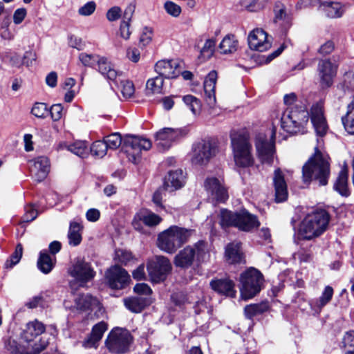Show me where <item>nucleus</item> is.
<instances>
[{"instance_id": "obj_1", "label": "nucleus", "mask_w": 354, "mask_h": 354, "mask_svg": "<svg viewBox=\"0 0 354 354\" xmlns=\"http://www.w3.org/2000/svg\"><path fill=\"white\" fill-rule=\"evenodd\" d=\"M330 169L328 155L322 153L316 147L314 154L308 159L302 168V177L304 183L313 180L319 185L328 184Z\"/></svg>"}, {"instance_id": "obj_2", "label": "nucleus", "mask_w": 354, "mask_h": 354, "mask_svg": "<svg viewBox=\"0 0 354 354\" xmlns=\"http://www.w3.org/2000/svg\"><path fill=\"white\" fill-rule=\"evenodd\" d=\"M194 232L192 229L171 225L158 235L157 246L166 253L174 254L190 240Z\"/></svg>"}, {"instance_id": "obj_3", "label": "nucleus", "mask_w": 354, "mask_h": 354, "mask_svg": "<svg viewBox=\"0 0 354 354\" xmlns=\"http://www.w3.org/2000/svg\"><path fill=\"white\" fill-rule=\"evenodd\" d=\"M330 215L324 210H315L308 214L300 225L299 234L304 239L311 240L321 236L328 227Z\"/></svg>"}, {"instance_id": "obj_4", "label": "nucleus", "mask_w": 354, "mask_h": 354, "mask_svg": "<svg viewBox=\"0 0 354 354\" xmlns=\"http://www.w3.org/2000/svg\"><path fill=\"white\" fill-rule=\"evenodd\" d=\"M230 137L236 165L241 167L252 165L254 159L248 133L243 130H232Z\"/></svg>"}, {"instance_id": "obj_5", "label": "nucleus", "mask_w": 354, "mask_h": 354, "mask_svg": "<svg viewBox=\"0 0 354 354\" xmlns=\"http://www.w3.org/2000/svg\"><path fill=\"white\" fill-rule=\"evenodd\" d=\"M209 245L204 241H199L180 250L175 256L174 265L181 268H189L194 261L203 262L209 259Z\"/></svg>"}, {"instance_id": "obj_6", "label": "nucleus", "mask_w": 354, "mask_h": 354, "mask_svg": "<svg viewBox=\"0 0 354 354\" xmlns=\"http://www.w3.org/2000/svg\"><path fill=\"white\" fill-rule=\"evenodd\" d=\"M99 72L108 80L121 87V93L124 97H132L135 92L133 82L125 79L122 72L116 71L113 66L106 59L99 61Z\"/></svg>"}, {"instance_id": "obj_7", "label": "nucleus", "mask_w": 354, "mask_h": 354, "mask_svg": "<svg viewBox=\"0 0 354 354\" xmlns=\"http://www.w3.org/2000/svg\"><path fill=\"white\" fill-rule=\"evenodd\" d=\"M308 118L309 113L305 109H287L281 117V129L290 134L304 133Z\"/></svg>"}, {"instance_id": "obj_8", "label": "nucleus", "mask_w": 354, "mask_h": 354, "mask_svg": "<svg viewBox=\"0 0 354 354\" xmlns=\"http://www.w3.org/2000/svg\"><path fill=\"white\" fill-rule=\"evenodd\" d=\"M240 283L241 296L242 299L247 300L254 297L261 291L263 277L258 270L250 268L241 274Z\"/></svg>"}, {"instance_id": "obj_9", "label": "nucleus", "mask_w": 354, "mask_h": 354, "mask_svg": "<svg viewBox=\"0 0 354 354\" xmlns=\"http://www.w3.org/2000/svg\"><path fill=\"white\" fill-rule=\"evenodd\" d=\"M218 152V144L216 140H202L193 146L192 162L194 165H206Z\"/></svg>"}, {"instance_id": "obj_10", "label": "nucleus", "mask_w": 354, "mask_h": 354, "mask_svg": "<svg viewBox=\"0 0 354 354\" xmlns=\"http://www.w3.org/2000/svg\"><path fill=\"white\" fill-rule=\"evenodd\" d=\"M131 342L132 337L127 330L115 328L109 333L105 344L111 353H125L129 351Z\"/></svg>"}, {"instance_id": "obj_11", "label": "nucleus", "mask_w": 354, "mask_h": 354, "mask_svg": "<svg viewBox=\"0 0 354 354\" xmlns=\"http://www.w3.org/2000/svg\"><path fill=\"white\" fill-rule=\"evenodd\" d=\"M188 133L187 128H162L154 135L155 144L160 151L169 149L174 143Z\"/></svg>"}, {"instance_id": "obj_12", "label": "nucleus", "mask_w": 354, "mask_h": 354, "mask_svg": "<svg viewBox=\"0 0 354 354\" xmlns=\"http://www.w3.org/2000/svg\"><path fill=\"white\" fill-rule=\"evenodd\" d=\"M277 129L274 125L270 139L263 133H259L256 138L255 147L258 156L263 163L272 164L275 152L274 140Z\"/></svg>"}, {"instance_id": "obj_13", "label": "nucleus", "mask_w": 354, "mask_h": 354, "mask_svg": "<svg viewBox=\"0 0 354 354\" xmlns=\"http://www.w3.org/2000/svg\"><path fill=\"white\" fill-rule=\"evenodd\" d=\"M151 147V142L146 138L127 136L123 140L122 150L127 153L129 160L136 163L140 156L142 150H149Z\"/></svg>"}, {"instance_id": "obj_14", "label": "nucleus", "mask_w": 354, "mask_h": 354, "mask_svg": "<svg viewBox=\"0 0 354 354\" xmlns=\"http://www.w3.org/2000/svg\"><path fill=\"white\" fill-rule=\"evenodd\" d=\"M171 268L169 259L164 256H156L147 263L149 275L151 280L155 283L165 280L171 272Z\"/></svg>"}, {"instance_id": "obj_15", "label": "nucleus", "mask_w": 354, "mask_h": 354, "mask_svg": "<svg viewBox=\"0 0 354 354\" xmlns=\"http://www.w3.org/2000/svg\"><path fill=\"white\" fill-rule=\"evenodd\" d=\"M68 274L80 283L81 286H84L95 276V272L91 263L80 259H77L68 269Z\"/></svg>"}, {"instance_id": "obj_16", "label": "nucleus", "mask_w": 354, "mask_h": 354, "mask_svg": "<svg viewBox=\"0 0 354 354\" xmlns=\"http://www.w3.org/2000/svg\"><path fill=\"white\" fill-rule=\"evenodd\" d=\"M50 338L44 335L40 338V346L37 344L31 345V348L27 345H20L15 339L9 338L5 341V348L7 351L12 354H38L44 351L49 344Z\"/></svg>"}, {"instance_id": "obj_17", "label": "nucleus", "mask_w": 354, "mask_h": 354, "mask_svg": "<svg viewBox=\"0 0 354 354\" xmlns=\"http://www.w3.org/2000/svg\"><path fill=\"white\" fill-rule=\"evenodd\" d=\"M105 278L109 287L112 289H122L125 288L129 281L130 276L128 272L119 266H113L105 272Z\"/></svg>"}, {"instance_id": "obj_18", "label": "nucleus", "mask_w": 354, "mask_h": 354, "mask_svg": "<svg viewBox=\"0 0 354 354\" xmlns=\"http://www.w3.org/2000/svg\"><path fill=\"white\" fill-rule=\"evenodd\" d=\"M337 66L330 59L321 60L317 66L319 83L323 88L330 87L337 73Z\"/></svg>"}, {"instance_id": "obj_19", "label": "nucleus", "mask_w": 354, "mask_h": 354, "mask_svg": "<svg viewBox=\"0 0 354 354\" xmlns=\"http://www.w3.org/2000/svg\"><path fill=\"white\" fill-rule=\"evenodd\" d=\"M204 186L213 200L223 203L227 199L228 194L221 180L214 177L207 178L204 183Z\"/></svg>"}, {"instance_id": "obj_20", "label": "nucleus", "mask_w": 354, "mask_h": 354, "mask_svg": "<svg viewBox=\"0 0 354 354\" xmlns=\"http://www.w3.org/2000/svg\"><path fill=\"white\" fill-rule=\"evenodd\" d=\"M248 44L251 49L260 52L266 51L271 47L268 34L261 28L254 29L249 34Z\"/></svg>"}, {"instance_id": "obj_21", "label": "nucleus", "mask_w": 354, "mask_h": 354, "mask_svg": "<svg viewBox=\"0 0 354 354\" xmlns=\"http://www.w3.org/2000/svg\"><path fill=\"white\" fill-rule=\"evenodd\" d=\"M310 118L317 135L321 137L325 136L328 127L322 105L317 104L312 106Z\"/></svg>"}, {"instance_id": "obj_22", "label": "nucleus", "mask_w": 354, "mask_h": 354, "mask_svg": "<svg viewBox=\"0 0 354 354\" xmlns=\"http://www.w3.org/2000/svg\"><path fill=\"white\" fill-rule=\"evenodd\" d=\"M155 71L162 78H175L180 74V65L176 60L158 61L155 65Z\"/></svg>"}, {"instance_id": "obj_23", "label": "nucleus", "mask_w": 354, "mask_h": 354, "mask_svg": "<svg viewBox=\"0 0 354 354\" xmlns=\"http://www.w3.org/2000/svg\"><path fill=\"white\" fill-rule=\"evenodd\" d=\"M217 80V73L212 71L206 76L204 83V98L207 106L212 109L216 105L215 87Z\"/></svg>"}, {"instance_id": "obj_24", "label": "nucleus", "mask_w": 354, "mask_h": 354, "mask_svg": "<svg viewBox=\"0 0 354 354\" xmlns=\"http://www.w3.org/2000/svg\"><path fill=\"white\" fill-rule=\"evenodd\" d=\"M30 170L32 176L39 182L44 180L50 170V163L48 158L41 156L30 161Z\"/></svg>"}, {"instance_id": "obj_25", "label": "nucleus", "mask_w": 354, "mask_h": 354, "mask_svg": "<svg viewBox=\"0 0 354 354\" xmlns=\"http://www.w3.org/2000/svg\"><path fill=\"white\" fill-rule=\"evenodd\" d=\"M236 227L239 230L249 232L260 225L257 217L245 209L239 212Z\"/></svg>"}, {"instance_id": "obj_26", "label": "nucleus", "mask_w": 354, "mask_h": 354, "mask_svg": "<svg viewBox=\"0 0 354 354\" xmlns=\"http://www.w3.org/2000/svg\"><path fill=\"white\" fill-rule=\"evenodd\" d=\"M273 185L275 191V201L277 203L285 201L288 198L287 184L283 171L277 169L274 171Z\"/></svg>"}, {"instance_id": "obj_27", "label": "nucleus", "mask_w": 354, "mask_h": 354, "mask_svg": "<svg viewBox=\"0 0 354 354\" xmlns=\"http://www.w3.org/2000/svg\"><path fill=\"white\" fill-rule=\"evenodd\" d=\"M45 331L44 325L35 319L32 322H30L26 324V329L24 330L22 334V338L27 342L30 348L31 345H34L35 343H31L33 339L37 336L41 335ZM37 346H40V340L39 343L35 342Z\"/></svg>"}, {"instance_id": "obj_28", "label": "nucleus", "mask_w": 354, "mask_h": 354, "mask_svg": "<svg viewBox=\"0 0 354 354\" xmlns=\"http://www.w3.org/2000/svg\"><path fill=\"white\" fill-rule=\"evenodd\" d=\"M185 184V176L181 169L171 171L165 177L164 188L169 192H173L181 188Z\"/></svg>"}, {"instance_id": "obj_29", "label": "nucleus", "mask_w": 354, "mask_h": 354, "mask_svg": "<svg viewBox=\"0 0 354 354\" xmlns=\"http://www.w3.org/2000/svg\"><path fill=\"white\" fill-rule=\"evenodd\" d=\"M107 330V325L104 322L95 324L90 335L83 342L85 348H96L97 342L102 339L103 334Z\"/></svg>"}, {"instance_id": "obj_30", "label": "nucleus", "mask_w": 354, "mask_h": 354, "mask_svg": "<svg viewBox=\"0 0 354 354\" xmlns=\"http://www.w3.org/2000/svg\"><path fill=\"white\" fill-rule=\"evenodd\" d=\"M140 221H142L146 225L155 226L161 222L162 218L152 212L142 210L136 215L132 223L136 230H139Z\"/></svg>"}, {"instance_id": "obj_31", "label": "nucleus", "mask_w": 354, "mask_h": 354, "mask_svg": "<svg viewBox=\"0 0 354 354\" xmlns=\"http://www.w3.org/2000/svg\"><path fill=\"white\" fill-rule=\"evenodd\" d=\"M212 288L221 295L234 297L236 294L234 283L229 279L212 280L210 283Z\"/></svg>"}, {"instance_id": "obj_32", "label": "nucleus", "mask_w": 354, "mask_h": 354, "mask_svg": "<svg viewBox=\"0 0 354 354\" xmlns=\"http://www.w3.org/2000/svg\"><path fill=\"white\" fill-rule=\"evenodd\" d=\"M320 10L329 18L341 17L344 11V6L337 1H325L321 3Z\"/></svg>"}, {"instance_id": "obj_33", "label": "nucleus", "mask_w": 354, "mask_h": 354, "mask_svg": "<svg viewBox=\"0 0 354 354\" xmlns=\"http://www.w3.org/2000/svg\"><path fill=\"white\" fill-rule=\"evenodd\" d=\"M75 304L76 308L82 311L93 310L100 305L98 299L90 294L78 295L75 299Z\"/></svg>"}, {"instance_id": "obj_34", "label": "nucleus", "mask_w": 354, "mask_h": 354, "mask_svg": "<svg viewBox=\"0 0 354 354\" xmlns=\"http://www.w3.org/2000/svg\"><path fill=\"white\" fill-rule=\"evenodd\" d=\"M124 304L130 311L138 313L149 304V300L142 296L131 297L124 299Z\"/></svg>"}, {"instance_id": "obj_35", "label": "nucleus", "mask_w": 354, "mask_h": 354, "mask_svg": "<svg viewBox=\"0 0 354 354\" xmlns=\"http://www.w3.org/2000/svg\"><path fill=\"white\" fill-rule=\"evenodd\" d=\"M334 189L343 196L350 194L348 188V168L344 165L339 173L338 177L334 184Z\"/></svg>"}, {"instance_id": "obj_36", "label": "nucleus", "mask_w": 354, "mask_h": 354, "mask_svg": "<svg viewBox=\"0 0 354 354\" xmlns=\"http://www.w3.org/2000/svg\"><path fill=\"white\" fill-rule=\"evenodd\" d=\"M225 257L230 263H241L243 260V253L241 251V243H231L226 246Z\"/></svg>"}, {"instance_id": "obj_37", "label": "nucleus", "mask_w": 354, "mask_h": 354, "mask_svg": "<svg viewBox=\"0 0 354 354\" xmlns=\"http://www.w3.org/2000/svg\"><path fill=\"white\" fill-rule=\"evenodd\" d=\"M60 149H66L75 155L84 158L88 154V145L84 141H76L71 145L62 143L59 145Z\"/></svg>"}, {"instance_id": "obj_38", "label": "nucleus", "mask_w": 354, "mask_h": 354, "mask_svg": "<svg viewBox=\"0 0 354 354\" xmlns=\"http://www.w3.org/2000/svg\"><path fill=\"white\" fill-rule=\"evenodd\" d=\"M219 50L222 54H232L239 48V41L234 35H227L219 44Z\"/></svg>"}, {"instance_id": "obj_39", "label": "nucleus", "mask_w": 354, "mask_h": 354, "mask_svg": "<svg viewBox=\"0 0 354 354\" xmlns=\"http://www.w3.org/2000/svg\"><path fill=\"white\" fill-rule=\"evenodd\" d=\"M55 261V257L52 258L46 251H41L37 261V267L41 272L48 274L54 268Z\"/></svg>"}, {"instance_id": "obj_40", "label": "nucleus", "mask_w": 354, "mask_h": 354, "mask_svg": "<svg viewBox=\"0 0 354 354\" xmlns=\"http://www.w3.org/2000/svg\"><path fill=\"white\" fill-rule=\"evenodd\" d=\"M239 212H232L225 209L221 210L219 223L223 228L236 226Z\"/></svg>"}, {"instance_id": "obj_41", "label": "nucleus", "mask_w": 354, "mask_h": 354, "mask_svg": "<svg viewBox=\"0 0 354 354\" xmlns=\"http://www.w3.org/2000/svg\"><path fill=\"white\" fill-rule=\"evenodd\" d=\"M269 309L268 301H262L259 304L247 305L244 308V313L248 319H252L254 317L259 315Z\"/></svg>"}, {"instance_id": "obj_42", "label": "nucleus", "mask_w": 354, "mask_h": 354, "mask_svg": "<svg viewBox=\"0 0 354 354\" xmlns=\"http://www.w3.org/2000/svg\"><path fill=\"white\" fill-rule=\"evenodd\" d=\"M345 130L350 134H354V95L347 106V112L342 118Z\"/></svg>"}, {"instance_id": "obj_43", "label": "nucleus", "mask_w": 354, "mask_h": 354, "mask_svg": "<svg viewBox=\"0 0 354 354\" xmlns=\"http://www.w3.org/2000/svg\"><path fill=\"white\" fill-rule=\"evenodd\" d=\"M80 230L81 225L78 223L73 222L71 223L68 233V243L71 245L77 246L81 243Z\"/></svg>"}, {"instance_id": "obj_44", "label": "nucleus", "mask_w": 354, "mask_h": 354, "mask_svg": "<svg viewBox=\"0 0 354 354\" xmlns=\"http://www.w3.org/2000/svg\"><path fill=\"white\" fill-rule=\"evenodd\" d=\"M163 86V78L157 76L153 78L149 79L146 84V89L147 94L160 93Z\"/></svg>"}, {"instance_id": "obj_45", "label": "nucleus", "mask_w": 354, "mask_h": 354, "mask_svg": "<svg viewBox=\"0 0 354 354\" xmlns=\"http://www.w3.org/2000/svg\"><path fill=\"white\" fill-rule=\"evenodd\" d=\"M183 102L194 115H198L201 110V102L196 97L187 95L183 97Z\"/></svg>"}, {"instance_id": "obj_46", "label": "nucleus", "mask_w": 354, "mask_h": 354, "mask_svg": "<svg viewBox=\"0 0 354 354\" xmlns=\"http://www.w3.org/2000/svg\"><path fill=\"white\" fill-rule=\"evenodd\" d=\"M108 149L115 150L118 149L122 142L121 135L118 133H111L104 138Z\"/></svg>"}, {"instance_id": "obj_47", "label": "nucleus", "mask_w": 354, "mask_h": 354, "mask_svg": "<svg viewBox=\"0 0 354 354\" xmlns=\"http://www.w3.org/2000/svg\"><path fill=\"white\" fill-rule=\"evenodd\" d=\"M333 295V289L331 286H327L325 287L322 296L316 301L315 306L322 309L332 299Z\"/></svg>"}, {"instance_id": "obj_48", "label": "nucleus", "mask_w": 354, "mask_h": 354, "mask_svg": "<svg viewBox=\"0 0 354 354\" xmlns=\"http://www.w3.org/2000/svg\"><path fill=\"white\" fill-rule=\"evenodd\" d=\"M102 59H105L104 57H99L97 55L86 54V53H81L79 55V59L82 63V64L85 66L92 67L94 66L95 63L97 64V70L99 71V61Z\"/></svg>"}, {"instance_id": "obj_49", "label": "nucleus", "mask_w": 354, "mask_h": 354, "mask_svg": "<svg viewBox=\"0 0 354 354\" xmlns=\"http://www.w3.org/2000/svg\"><path fill=\"white\" fill-rule=\"evenodd\" d=\"M107 150L108 148L104 140L95 141L91 147V153L100 158L104 157L106 154Z\"/></svg>"}, {"instance_id": "obj_50", "label": "nucleus", "mask_w": 354, "mask_h": 354, "mask_svg": "<svg viewBox=\"0 0 354 354\" xmlns=\"http://www.w3.org/2000/svg\"><path fill=\"white\" fill-rule=\"evenodd\" d=\"M23 253V247L21 243L17 244L15 252L13 254L10 256V259L7 260L5 266L6 268H12L14 266L17 264L21 257Z\"/></svg>"}, {"instance_id": "obj_51", "label": "nucleus", "mask_w": 354, "mask_h": 354, "mask_svg": "<svg viewBox=\"0 0 354 354\" xmlns=\"http://www.w3.org/2000/svg\"><path fill=\"white\" fill-rule=\"evenodd\" d=\"M133 257L131 252L118 249L115 250V260L122 265L126 266L129 261L133 260Z\"/></svg>"}, {"instance_id": "obj_52", "label": "nucleus", "mask_w": 354, "mask_h": 354, "mask_svg": "<svg viewBox=\"0 0 354 354\" xmlns=\"http://www.w3.org/2000/svg\"><path fill=\"white\" fill-rule=\"evenodd\" d=\"M342 343L347 349L346 353H354V330H349L344 334Z\"/></svg>"}, {"instance_id": "obj_53", "label": "nucleus", "mask_w": 354, "mask_h": 354, "mask_svg": "<svg viewBox=\"0 0 354 354\" xmlns=\"http://www.w3.org/2000/svg\"><path fill=\"white\" fill-rule=\"evenodd\" d=\"M216 42L213 39L206 40L203 47L201 50V55L205 58H209L214 51Z\"/></svg>"}, {"instance_id": "obj_54", "label": "nucleus", "mask_w": 354, "mask_h": 354, "mask_svg": "<svg viewBox=\"0 0 354 354\" xmlns=\"http://www.w3.org/2000/svg\"><path fill=\"white\" fill-rule=\"evenodd\" d=\"M48 106L45 103L37 102L32 108L31 113L37 118H45L48 113Z\"/></svg>"}, {"instance_id": "obj_55", "label": "nucleus", "mask_w": 354, "mask_h": 354, "mask_svg": "<svg viewBox=\"0 0 354 354\" xmlns=\"http://www.w3.org/2000/svg\"><path fill=\"white\" fill-rule=\"evenodd\" d=\"M153 37V29L149 27H145L142 29L140 37V44L143 46H146L151 43Z\"/></svg>"}, {"instance_id": "obj_56", "label": "nucleus", "mask_w": 354, "mask_h": 354, "mask_svg": "<svg viewBox=\"0 0 354 354\" xmlns=\"http://www.w3.org/2000/svg\"><path fill=\"white\" fill-rule=\"evenodd\" d=\"M274 11L277 22L285 20L288 16L285 6L280 2L275 4Z\"/></svg>"}, {"instance_id": "obj_57", "label": "nucleus", "mask_w": 354, "mask_h": 354, "mask_svg": "<svg viewBox=\"0 0 354 354\" xmlns=\"http://www.w3.org/2000/svg\"><path fill=\"white\" fill-rule=\"evenodd\" d=\"M38 215L37 209L32 205H27L25 207V214L22 217L24 222H30L35 220Z\"/></svg>"}, {"instance_id": "obj_58", "label": "nucleus", "mask_w": 354, "mask_h": 354, "mask_svg": "<svg viewBox=\"0 0 354 354\" xmlns=\"http://www.w3.org/2000/svg\"><path fill=\"white\" fill-rule=\"evenodd\" d=\"M95 3L89 1L79 8L78 13L81 16H90L95 12Z\"/></svg>"}, {"instance_id": "obj_59", "label": "nucleus", "mask_w": 354, "mask_h": 354, "mask_svg": "<svg viewBox=\"0 0 354 354\" xmlns=\"http://www.w3.org/2000/svg\"><path fill=\"white\" fill-rule=\"evenodd\" d=\"M164 7L167 12L174 17L179 16L181 12L180 7L171 1H167Z\"/></svg>"}, {"instance_id": "obj_60", "label": "nucleus", "mask_w": 354, "mask_h": 354, "mask_svg": "<svg viewBox=\"0 0 354 354\" xmlns=\"http://www.w3.org/2000/svg\"><path fill=\"white\" fill-rule=\"evenodd\" d=\"M51 118L54 121H58L64 114L63 106L61 104H53L50 110Z\"/></svg>"}, {"instance_id": "obj_61", "label": "nucleus", "mask_w": 354, "mask_h": 354, "mask_svg": "<svg viewBox=\"0 0 354 354\" xmlns=\"http://www.w3.org/2000/svg\"><path fill=\"white\" fill-rule=\"evenodd\" d=\"M121 15V8L118 6H113L107 11L106 16L109 21H115L120 18Z\"/></svg>"}, {"instance_id": "obj_62", "label": "nucleus", "mask_w": 354, "mask_h": 354, "mask_svg": "<svg viewBox=\"0 0 354 354\" xmlns=\"http://www.w3.org/2000/svg\"><path fill=\"white\" fill-rule=\"evenodd\" d=\"M130 22L123 19L121 22L119 30L120 36L125 40L129 39L131 32L129 30Z\"/></svg>"}, {"instance_id": "obj_63", "label": "nucleus", "mask_w": 354, "mask_h": 354, "mask_svg": "<svg viewBox=\"0 0 354 354\" xmlns=\"http://www.w3.org/2000/svg\"><path fill=\"white\" fill-rule=\"evenodd\" d=\"M127 57L132 62L137 63L140 59V51L135 47H129L127 50Z\"/></svg>"}, {"instance_id": "obj_64", "label": "nucleus", "mask_w": 354, "mask_h": 354, "mask_svg": "<svg viewBox=\"0 0 354 354\" xmlns=\"http://www.w3.org/2000/svg\"><path fill=\"white\" fill-rule=\"evenodd\" d=\"M335 49V44L333 41L328 40L323 44L319 48L318 53L323 55H327L331 53Z\"/></svg>"}]
</instances>
